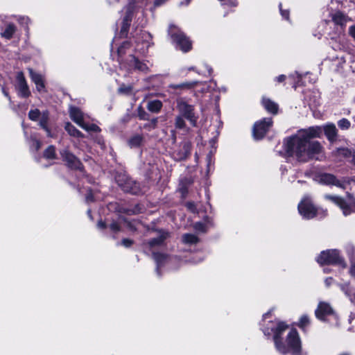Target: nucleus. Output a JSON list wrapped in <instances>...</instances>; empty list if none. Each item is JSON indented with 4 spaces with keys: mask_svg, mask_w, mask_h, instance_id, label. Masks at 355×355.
<instances>
[{
    "mask_svg": "<svg viewBox=\"0 0 355 355\" xmlns=\"http://www.w3.org/2000/svg\"><path fill=\"white\" fill-rule=\"evenodd\" d=\"M322 132V130L319 126L298 130L295 135L284 140L286 155L300 162L313 159L322 160L324 157L323 148L319 141L313 140L320 137Z\"/></svg>",
    "mask_w": 355,
    "mask_h": 355,
    "instance_id": "1",
    "label": "nucleus"
},
{
    "mask_svg": "<svg viewBox=\"0 0 355 355\" xmlns=\"http://www.w3.org/2000/svg\"><path fill=\"white\" fill-rule=\"evenodd\" d=\"M135 45L133 46L132 44L126 41L123 42L120 46H118L116 39L114 38L112 44V49L116 48L117 49L120 62L123 60L122 57L124 55L128 54L130 57L128 60L130 67L145 71L148 69V67L146 64L139 62L138 59L136 58L132 53L135 51L141 55L146 54L151 44V35L147 32H141L139 37L135 40Z\"/></svg>",
    "mask_w": 355,
    "mask_h": 355,
    "instance_id": "2",
    "label": "nucleus"
},
{
    "mask_svg": "<svg viewBox=\"0 0 355 355\" xmlns=\"http://www.w3.org/2000/svg\"><path fill=\"white\" fill-rule=\"evenodd\" d=\"M287 328L288 327L284 322L269 321L263 331L266 335H273L275 347L279 353L286 354L291 352L293 354H297L300 352L301 345L298 333L295 329H291L288 333L286 338V345L282 343L280 336Z\"/></svg>",
    "mask_w": 355,
    "mask_h": 355,
    "instance_id": "3",
    "label": "nucleus"
},
{
    "mask_svg": "<svg viewBox=\"0 0 355 355\" xmlns=\"http://www.w3.org/2000/svg\"><path fill=\"white\" fill-rule=\"evenodd\" d=\"M317 261L320 265L331 264L342 269L347 268V263L345 259L340 255L339 251L336 249L322 251L318 257Z\"/></svg>",
    "mask_w": 355,
    "mask_h": 355,
    "instance_id": "4",
    "label": "nucleus"
},
{
    "mask_svg": "<svg viewBox=\"0 0 355 355\" xmlns=\"http://www.w3.org/2000/svg\"><path fill=\"white\" fill-rule=\"evenodd\" d=\"M71 119L80 128L87 131L99 132L100 128L95 124L87 122V116L85 115L78 108L71 106L69 107Z\"/></svg>",
    "mask_w": 355,
    "mask_h": 355,
    "instance_id": "5",
    "label": "nucleus"
},
{
    "mask_svg": "<svg viewBox=\"0 0 355 355\" xmlns=\"http://www.w3.org/2000/svg\"><path fill=\"white\" fill-rule=\"evenodd\" d=\"M169 33L171 35L173 42L184 52H187L191 49V42L188 37L180 30L175 27H171Z\"/></svg>",
    "mask_w": 355,
    "mask_h": 355,
    "instance_id": "6",
    "label": "nucleus"
},
{
    "mask_svg": "<svg viewBox=\"0 0 355 355\" xmlns=\"http://www.w3.org/2000/svg\"><path fill=\"white\" fill-rule=\"evenodd\" d=\"M325 198L337 205L342 209L345 216L349 215L354 211V207H355V200L350 193H347V199L349 201L348 203H347L343 198L337 196L327 195L325 196Z\"/></svg>",
    "mask_w": 355,
    "mask_h": 355,
    "instance_id": "7",
    "label": "nucleus"
},
{
    "mask_svg": "<svg viewBox=\"0 0 355 355\" xmlns=\"http://www.w3.org/2000/svg\"><path fill=\"white\" fill-rule=\"evenodd\" d=\"M272 121L271 118H265L254 123L252 130L253 137L259 140L263 138L268 129L272 126Z\"/></svg>",
    "mask_w": 355,
    "mask_h": 355,
    "instance_id": "8",
    "label": "nucleus"
},
{
    "mask_svg": "<svg viewBox=\"0 0 355 355\" xmlns=\"http://www.w3.org/2000/svg\"><path fill=\"white\" fill-rule=\"evenodd\" d=\"M298 210L300 215L304 218L309 219L316 216L317 211L308 198L302 199L298 205Z\"/></svg>",
    "mask_w": 355,
    "mask_h": 355,
    "instance_id": "9",
    "label": "nucleus"
},
{
    "mask_svg": "<svg viewBox=\"0 0 355 355\" xmlns=\"http://www.w3.org/2000/svg\"><path fill=\"white\" fill-rule=\"evenodd\" d=\"M315 316L321 320H327V317L334 318L335 320H337V316L332 307L329 303L324 302H320L318 304V308L315 310Z\"/></svg>",
    "mask_w": 355,
    "mask_h": 355,
    "instance_id": "10",
    "label": "nucleus"
},
{
    "mask_svg": "<svg viewBox=\"0 0 355 355\" xmlns=\"http://www.w3.org/2000/svg\"><path fill=\"white\" fill-rule=\"evenodd\" d=\"M315 180L321 184H332L344 189H347V183L337 180L334 175L330 173H320L315 176Z\"/></svg>",
    "mask_w": 355,
    "mask_h": 355,
    "instance_id": "11",
    "label": "nucleus"
},
{
    "mask_svg": "<svg viewBox=\"0 0 355 355\" xmlns=\"http://www.w3.org/2000/svg\"><path fill=\"white\" fill-rule=\"evenodd\" d=\"M177 108L182 116L188 119L193 125H196V118L195 117L192 105L187 104L182 100H179L178 101Z\"/></svg>",
    "mask_w": 355,
    "mask_h": 355,
    "instance_id": "12",
    "label": "nucleus"
},
{
    "mask_svg": "<svg viewBox=\"0 0 355 355\" xmlns=\"http://www.w3.org/2000/svg\"><path fill=\"white\" fill-rule=\"evenodd\" d=\"M17 88L21 96L27 97L30 95V91L22 72H19L17 75Z\"/></svg>",
    "mask_w": 355,
    "mask_h": 355,
    "instance_id": "13",
    "label": "nucleus"
},
{
    "mask_svg": "<svg viewBox=\"0 0 355 355\" xmlns=\"http://www.w3.org/2000/svg\"><path fill=\"white\" fill-rule=\"evenodd\" d=\"M28 71L32 81L35 84L37 90L40 92H43L45 89L43 76L40 73L35 72L32 69H28Z\"/></svg>",
    "mask_w": 355,
    "mask_h": 355,
    "instance_id": "14",
    "label": "nucleus"
},
{
    "mask_svg": "<svg viewBox=\"0 0 355 355\" xmlns=\"http://www.w3.org/2000/svg\"><path fill=\"white\" fill-rule=\"evenodd\" d=\"M61 155L63 159L67 162L68 166L71 168H79L80 166V162L78 159L68 150H64L61 152Z\"/></svg>",
    "mask_w": 355,
    "mask_h": 355,
    "instance_id": "15",
    "label": "nucleus"
},
{
    "mask_svg": "<svg viewBox=\"0 0 355 355\" xmlns=\"http://www.w3.org/2000/svg\"><path fill=\"white\" fill-rule=\"evenodd\" d=\"M198 86H203L204 89L205 87V85H201L198 83V81H189L184 82L180 84L171 85L170 86L171 88L173 89H180L183 91L191 90L192 89H196Z\"/></svg>",
    "mask_w": 355,
    "mask_h": 355,
    "instance_id": "16",
    "label": "nucleus"
},
{
    "mask_svg": "<svg viewBox=\"0 0 355 355\" xmlns=\"http://www.w3.org/2000/svg\"><path fill=\"white\" fill-rule=\"evenodd\" d=\"M38 120L40 121V125L46 131L47 136L49 137H53V134L51 133L50 129L47 126L49 113L47 112H42Z\"/></svg>",
    "mask_w": 355,
    "mask_h": 355,
    "instance_id": "17",
    "label": "nucleus"
},
{
    "mask_svg": "<svg viewBox=\"0 0 355 355\" xmlns=\"http://www.w3.org/2000/svg\"><path fill=\"white\" fill-rule=\"evenodd\" d=\"M334 155L337 161H342L343 159H347L352 157V152L348 148H338L334 153Z\"/></svg>",
    "mask_w": 355,
    "mask_h": 355,
    "instance_id": "18",
    "label": "nucleus"
},
{
    "mask_svg": "<svg viewBox=\"0 0 355 355\" xmlns=\"http://www.w3.org/2000/svg\"><path fill=\"white\" fill-rule=\"evenodd\" d=\"M262 104L265 109L270 113L277 114L278 105L275 102L267 98H263Z\"/></svg>",
    "mask_w": 355,
    "mask_h": 355,
    "instance_id": "19",
    "label": "nucleus"
},
{
    "mask_svg": "<svg viewBox=\"0 0 355 355\" xmlns=\"http://www.w3.org/2000/svg\"><path fill=\"white\" fill-rule=\"evenodd\" d=\"M331 19L336 24L341 26H345L348 20V17L340 11L333 13L331 15Z\"/></svg>",
    "mask_w": 355,
    "mask_h": 355,
    "instance_id": "20",
    "label": "nucleus"
},
{
    "mask_svg": "<svg viewBox=\"0 0 355 355\" xmlns=\"http://www.w3.org/2000/svg\"><path fill=\"white\" fill-rule=\"evenodd\" d=\"M324 134L329 140L335 139L337 135V130L334 124H328L324 127Z\"/></svg>",
    "mask_w": 355,
    "mask_h": 355,
    "instance_id": "21",
    "label": "nucleus"
},
{
    "mask_svg": "<svg viewBox=\"0 0 355 355\" xmlns=\"http://www.w3.org/2000/svg\"><path fill=\"white\" fill-rule=\"evenodd\" d=\"M16 31V27L12 24H8L6 25L4 29L1 32L3 37L10 39Z\"/></svg>",
    "mask_w": 355,
    "mask_h": 355,
    "instance_id": "22",
    "label": "nucleus"
},
{
    "mask_svg": "<svg viewBox=\"0 0 355 355\" xmlns=\"http://www.w3.org/2000/svg\"><path fill=\"white\" fill-rule=\"evenodd\" d=\"M162 107V103L159 100L150 101L147 104L148 110L154 113H157Z\"/></svg>",
    "mask_w": 355,
    "mask_h": 355,
    "instance_id": "23",
    "label": "nucleus"
},
{
    "mask_svg": "<svg viewBox=\"0 0 355 355\" xmlns=\"http://www.w3.org/2000/svg\"><path fill=\"white\" fill-rule=\"evenodd\" d=\"M130 21H131V11H130L128 10L127 11V15L124 17L123 21V25H122L121 30V34L122 35H126Z\"/></svg>",
    "mask_w": 355,
    "mask_h": 355,
    "instance_id": "24",
    "label": "nucleus"
},
{
    "mask_svg": "<svg viewBox=\"0 0 355 355\" xmlns=\"http://www.w3.org/2000/svg\"><path fill=\"white\" fill-rule=\"evenodd\" d=\"M65 130L67 132L73 137H79L82 136L81 132L77 130L73 125L70 123H67L65 125Z\"/></svg>",
    "mask_w": 355,
    "mask_h": 355,
    "instance_id": "25",
    "label": "nucleus"
},
{
    "mask_svg": "<svg viewBox=\"0 0 355 355\" xmlns=\"http://www.w3.org/2000/svg\"><path fill=\"white\" fill-rule=\"evenodd\" d=\"M143 141V137L139 135H137L133 136L130 140H129V145L130 147H138L139 146Z\"/></svg>",
    "mask_w": 355,
    "mask_h": 355,
    "instance_id": "26",
    "label": "nucleus"
},
{
    "mask_svg": "<svg viewBox=\"0 0 355 355\" xmlns=\"http://www.w3.org/2000/svg\"><path fill=\"white\" fill-rule=\"evenodd\" d=\"M183 242L185 243L193 244L198 241V237L192 234H186L182 236Z\"/></svg>",
    "mask_w": 355,
    "mask_h": 355,
    "instance_id": "27",
    "label": "nucleus"
},
{
    "mask_svg": "<svg viewBox=\"0 0 355 355\" xmlns=\"http://www.w3.org/2000/svg\"><path fill=\"white\" fill-rule=\"evenodd\" d=\"M44 157L47 159H54L55 157V150L53 146H49L44 153Z\"/></svg>",
    "mask_w": 355,
    "mask_h": 355,
    "instance_id": "28",
    "label": "nucleus"
},
{
    "mask_svg": "<svg viewBox=\"0 0 355 355\" xmlns=\"http://www.w3.org/2000/svg\"><path fill=\"white\" fill-rule=\"evenodd\" d=\"M167 237V234H162L159 237L152 239L149 241L150 247L160 245L164 240Z\"/></svg>",
    "mask_w": 355,
    "mask_h": 355,
    "instance_id": "29",
    "label": "nucleus"
},
{
    "mask_svg": "<svg viewBox=\"0 0 355 355\" xmlns=\"http://www.w3.org/2000/svg\"><path fill=\"white\" fill-rule=\"evenodd\" d=\"M153 257H154L155 261H156V263L157 264V267H159L167 259L166 257L162 254L154 253Z\"/></svg>",
    "mask_w": 355,
    "mask_h": 355,
    "instance_id": "30",
    "label": "nucleus"
},
{
    "mask_svg": "<svg viewBox=\"0 0 355 355\" xmlns=\"http://www.w3.org/2000/svg\"><path fill=\"white\" fill-rule=\"evenodd\" d=\"M41 114L42 113L40 112L39 110L35 109L29 112L28 117L32 121H37L40 117Z\"/></svg>",
    "mask_w": 355,
    "mask_h": 355,
    "instance_id": "31",
    "label": "nucleus"
},
{
    "mask_svg": "<svg viewBox=\"0 0 355 355\" xmlns=\"http://www.w3.org/2000/svg\"><path fill=\"white\" fill-rule=\"evenodd\" d=\"M351 125L350 121L347 119H342L338 121V127L342 130H347Z\"/></svg>",
    "mask_w": 355,
    "mask_h": 355,
    "instance_id": "32",
    "label": "nucleus"
},
{
    "mask_svg": "<svg viewBox=\"0 0 355 355\" xmlns=\"http://www.w3.org/2000/svg\"><path fill=\"white\" fill-rule=\"evenodd\" d=\"M183 148H184V152L182 153H181L180 155H177L175 157L176 159H183L186 158L187 155L189 153L190 146L188 144H184L183 146Z\"/></svg>",
    "mask_w": 355,
    "mask_h": 355,
    "instance_id": "33",
    "label": "nucleus"
},
{
    "mask_svg": "<svg viewBox=\"0 0 355 355\" xmlns=\"http://www.w3.org/2000/svg\"><path fill=\"white\" fill-rule=\"evenodd\" d=\"M309 324V319L307 315H302L299 321V327L304 329Z\"/></svg>",
    "mask_w": 355,
    "mask_h": 355,
    "instance_id": "34",
    "label": "nucleus"
},
{
    "mask_svg": "<svg viewBox=\"0 0 355 355\" xmlns=\"http://www.w3.org/2000/svg\"><path fill=\"white\" fill-rule=\"evenodd\" d=\"M198 83L201 85H205V87L204 89H202L203 86H198L196 89H192L191 90H193L196 95H197V94L199 92H201V93L205 92L208 89V87L205 83H202V82H198Z\"/></svg>",
    "mask_w": 355,
    "mask_h": 355,
    "instance_id": "35",
    "label": "nucleus"
},
{
    "mask_svg": "<svg viewBox=\"0 0 355 355\" xmlns=\"http://www.w3.org/2000/svg\"><path fill=\"white\" fill-rule=\"evenodd\" d=\"M185 126V122L182 116H178L175 119V127L177 128H183Z\"/></svg>",
    "mask_w": 355,
    "mask_h": 355,
    "instance_id": "36",
    "label": "nucleus"
},
{
    "mask_svg": "<svg viewBox=\"0 0 355 355\" xmlns=\"http://www.w3.org/2000/svg\"><path fill=\"white\" fill-rule=\"evenodd\" d=\"M351 264L349 270V272L351 277L355 279V256L351 259Z\"/></svg>",
    "mask_w": 355,
    "mask_h": 355,
    "instance_id": "37",
    "label": "nucleus"
},
{
    "mask_svg": "<svg viewBox=\"0 0 355 355\" xmlns=\"http://www.w3.org/2000/svg\"><path fill=\"white\" fill-rule=\"evenodd\" d=\"M41 146V142L37 140L36 138L32 139V144L31 146V148H34L35 150H37L40 149Z\"/></svg>",
    "mask_w": 355,
    "mask_h": 355,
    "instance_id": "38",
    "label": "nucleus"
},
{
    "mask_svg": "<svg viewBox=\"0 0 355 355\" xmlns=\"http://www.w3.org/2000/svg\"><path fill=\"white\" fill-rule=\"evenodd\" d=\"M131 87L122 85L119 88V92L121 94H128L131 91Z\"/></svg>",
    "mask_w": 355,
    "mask_h": 355,
    "instance_id": "39",
    "label": "nucleus"
},
{
    "mask_svg": "<svg viewBox=\"0 0 355 355\" xmlns=\"http://www.w3.org/2000/svg\"><path fill=\"white\" fill-rule=\"evenodd\" d=\"M195 230L199 232H205V225L201 223H197L194 225Z\"/></svg>",
    "mask_w": 355,
    "mask_h": 355,
    "instance_id": "40",
    "label": "nucleus"
},
{
    "mask_svg": "<svg viewBox=\"0 0 355 355\" xmlns=\"http://www.w3.org/2000/svg\"><path fill=\"white\" fill-rule=\"evenodd\" d=\"M19 21L23 25L28 26V24L30 22V19L28 17H21L19 18Z\"/></svg>",
    "mask_w": 355,
    "mask_h": 355,
    "instance_id": "41",
    "label": "nucleus"
},
{
    "mask_svg": "<svg viewBox=\"0 0 355 355\" xmlns=\"http://www.w3.org/2000/svg\"><path fill=\"white\" fill-rule=\"evenodd\" d=\"M340 287L345 294H348V292L349 291V285L348 283L340 284Z\"/></svg>",
    "mask_w": 355,
    "mask_h": 355,
    "instance_id": "42",
    "label": "nucleus"
},
{
    "mask_svg": "<svg viewBox=\"0 0 355 355\" xmlns=\"http://www.w3.org/2000/svg\"><path fill=\"white\" fill-rule=\"evenodd\" d=\"M279 8H280V12H281V15L282 16L286 19H288V15H289V12L288 10H284L282 9V4L280 3L279 4Z\"/></svg>",
    "mask_w": 355,
    "mask_h": 355,
    "instance_id": "43",
    "label": "nucleus"
},
{
    "mask_svg": "<svg viewBox=\"0 0 355 355\" xmlns=\"http://www.w3.org/2000/svg\"><path fill=\"white\" fill-rule=\"evenodd\" d=\"M132 244V241L130 239H124L122 241V245H123L126 248L130 247Z\"/></svg>",
    "mask_w": 355,
    "mask_h": 355,
    "instance_id": "44",
    "label": "nucleus"
},
{
    "mask_svg": "<svg viewBox=\"0 0 355 355\" xmlns=\"http://www.w3.org/2000/svg\"><path fill=\"white\" fill-rule=\"evenodd\" d=\"M349 35L355 40V25L352 26L349 28Z\"/></svg>",
    "mask_w": 355,
    "mask_h": 355,
    "instance_id": "45",
    "label": "nucleus"
},
{
    "mask_svg": "<svg viewBox=\"0 0 355 355\" xmlns=\"http://www.w3.org/2000/svg\"><path fill=\"white\" fill-rule=\"evenodd\" d=\"M334 282V279L332 277H328L326 278L324 280L325 285L329 287Z\"/></svg>",
    "mask_w": 355,
    "mask_h": 355,
    "instance_id": "46",
    "label": "nucleus"
},
{
    "mask_svg": "<svg viewBox=\"0 0 355 355\" xmlns=\"http://www.w3.org/2000/svg\"><path fill=\"white\" fill-rule=\"evenodd\" d=\"M110 228H111L112 230H113L114 232H116V231L119 230V227L118 224L115 223L111 224Z\"/></svg>",
    "mask_w": 355,
    "mask_h": 355,
    "instance_id": "47",
    "label": "nucleus"
},
{
    "mask_svg": "<svg viewBox=\"0 0 355 355\" xmlns=\"http://www.w3.org/2000/svg\"><path fill=\"white\" fill-rule=\"evenodd\" d=\"M286 79L285 75H280L276 78V80L279 83L283 82Z\"/></svg>",
    "mask_w": 355,
    "mask_h": 355,
    "instance_id": "48",
    "label": "nucleus"
},
{
    "mask_svg": "<svg viewBox=\"0 0 355 355\" xmlns=\"http://www.w3.org/2000/svg\"><path fill=\"white\" fill-rule=\"evenodd\" d=\"M86 200L87 202H90V201H92L93 200V196L92 195L91 193H88L87 197H86Z\"/></svg>",
    "mask_w": 355,
    "mask_h": 355,
    "instance_id": "49",
    "label": "nucleus"
},
{
    "mask_svg": "<svg viewBox=\"0 0 355 355\" xmlns=\"http://www.w3.org/2000/svg\"><path fill=\"white\" fill-rule=\"evenodd\" d=\"M105 223H104L103 222H102V221H99V222L98 223V227L99 228H104V227H105Z\"/></svg>",
    "mask_w": 355,
    "mask_h": 355,
    "instance_id": "50",
    "label": "nucleus"
},
{
    "mask_svg": "<svg viewBox=\"0 0 355 355\" xmlns=\"http://www.w3.org/2000/svg\"><path fill=\"white\" fill-rule=\"evenodd\" d=\"M271 313V311H268V313H265L263 315V320H266L268 318V315L270 314Z\"/></svg>",
    "mask_w": 355,
    "mask_h": 355,
    "instance_id": "51",
    "label": "nucleus"
},
{
    "mask_svg": "<svg viewBox=\"0 0 355 355\" xmlns=\"http://www.w3.org/2000/svg\"><path fill=\"white\" fill-rule=\"evenodd\" d=\"M2 90H3V93L4 94V95H5L6 96L8 97V93L6 92V91L5 90V89H4V88H3V89H2Z\"/></svg>",
    "mask_w": 355,
    "mask_h": 355,
    "instance_id": "52",
    "label": "nucleus"
},
{
    "mask_svg": "<svg viewBox=\"0 0 355 355\" xmlns=\"http://www.w3.org/2000/svg\"><path fill=\"white\" fill-rule=\"evenodd\" d=\"M324 272L325 273H328V272H330V270H329L328 268H324Z\"/></svg>",
    "mask_w": 355,
    "mask_h": 355,
    "instance_id": "53",
    "label": "nucleus"
},
{
    "mask_svg": "<svg viewBox=\"0 0 355 355\" xmlns=\"http://www.w3.org/2000/svg\"><path fill=\"white\" fill-rule=\"evenodd\" d=\"M207 159H208V163L209 164V163H210V162H211V155H209L207 156Z\"/></svg>",
    "mask_w": 355,
    "mask_h": 355,
    "instance_id": "54",
    "label": "nucleus"
},
{
    "mask_svg": "<svg viewBox=\"0 0 355 355\" xmlns=\"http://www.w3.org/2000/svg\"><path fill=\"white\" fill-rule=\"evenodd\" d=\"M185 1H186L185 4H188L191 1V0H185Z\"/></svg>",
    "mask_w": 355,
    "mask_h": 355,
    "instance_id": "55",
    "label": "nucleus"
},
{
    "mask_svg": "<svg viewBox=\"0 0 355 355\" xmlns=\"http://www.w3.org/2000/svg\"><path fill=\"white\" fill-rule=\"evenodd\" d=\"M353 161H354V163L355 164V157L354 156H353Z\"/></svg>",
    "mask_w": 355,
    "mask_h": 355,
    "instance_id": "56",
    "label": "nucleus"
},
{
    "mask_svg": "<svg viewBox=\"0 0 355 355\" xmlns=\"http://www.w3.org/2000/svg\"><path fill=\"white\" fill-rule=\"evenodd\" d=\"M139 116H140L141 119L144 118L143 115H139Z\"/></svg>",
    "mask_w": 355,
    "mask_h": 355,
    "instance_id": "57",
    "label": "nucleus"
},
{
    "mask_svg": "<svg viewBox=\"0 0 355 355\" xmlns=\"http://www.w3.org/2000/svg\"><path fill=\"white\" fill-rule=\"evenodd\" d=\"M88 214L90 215V211L89 210L88 211ZM89 217H91V216H89Z\"/></svg>",
    "mask_w": 355,
    "mask_h": 355,
    "instance_id": "58",
    "label": "nucleus"
},
{
    "mask_svg": "<svg viewBox=\"0 0 355 355\" xmlns=\"http://www.w3.org/2000/svg\"><path fill=\"white\" fill-rule=\"evenodd\" d=\"M189 70H193V67L189 68Z\"/></svg>",
    "mask_w": 355,
    "mask_h": 355,
    "instance_id": "59",
    "label": "nucleus"
},
{
    "mask_svg": "<svg viewBox=\"0 0 355 355\" xmlns=\"http://www.w3.org/2000/svg\"><path fill=\"white\" fill-rule=\"evenodd\" d=\"M354 121H355V116H354Z\"/></svg>",
    "mask_w": 355,
    "mask_h": 355,
    "instance_id": "60",
    "label": "nucleus"
}]
</instances>
